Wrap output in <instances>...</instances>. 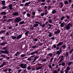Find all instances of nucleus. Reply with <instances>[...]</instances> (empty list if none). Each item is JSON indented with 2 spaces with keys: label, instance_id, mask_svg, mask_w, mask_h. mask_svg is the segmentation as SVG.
Listing matches in <instances>:
<instances>
[{
  "label": "nucleus",
  "instance_id": "obj_1",
  "mask_svg": "<svg viewBox=\"0 0 73 73\" xmlns=\"http://www.w3.org/2000/svg\"><path fill=\"white\" fill-rule=\"evenodd\" d=\"M21 21V19L20 18V17H17L15 18V19L14 21V23H19V22H20Z\"/></svg>",
  "mask_w": 73,
  "mask_h": 73
},
{
  "label": "nucleus",
  "instance_id": "obj_2",
  "mask_svg": "<svg viewBox=\"0 0 73 73\" xmlns=\"http://www.w3.org/2000/svg\"><path fill=\"white\" fill-rule=\"evenodd\" d=\"M63 42H59L58 44H56V49L57 50H59L60 49V48H59V47H60V46H61V45H62L63 44Z\"/></svg>",
  "mask_w": 73,
  "mask_h": 73
},
{
  "label": "nucleus",
  "instance_id": "obj_3",
  "mask_svg": "<svg viewBox=\"0 0 73 73\" xmlns=\"http://www.w3.org/2000/svg\"><path fill=\"white\" fill-rule=\"evenodd\" d=\"M70 27H72V25L70 23H69L67 24V26H66L65 28L67 30H69V29H70Z\"/></svg>",
  "mask_w": 73,
  "mask_h": 73
},
{
  "label": "nucleus",
  "instance_id": "obj_4",
  "mask_svg": "<svg viewBox=\"0 0 73 73\" xmlns=\"http://www.w3.org/2000/svg\"><path fill=\"white\" fill-rule=\"evenodd\" d=\"M7 48L8 47L7 46L3 48V50H6L7 53H5V54H8L9 53V51H8V49H7Z\"/></svg>",
  "mask_w": 73,
  "mask_h": 73
},
{
  "label": "nucleus",
  "instance_id": "obj_5",
  "mask_svg": "<svg viewBox=\"0 0 73 73\" xmlns=\"http://www.w3.org/2000/svg\"><path fill=\"white\" fill-rule=\"evenodd\" d=\"M20 66L22 68H26V64L24 65L23 63L21 64H20Z\"/></svg>",
  "mask_w": 73,
  "mask_h": 73
},
{
  "label": "nucleus",
  "instance_id": "obj_6",
  "mask_svg": "<svg viewBox=\"0 0 73 73\" xmlns=\"http://www.w3.org/2000/svg\"><path fill=\"white\" fill-rule=\"evenodd\" d=\"M7 50H1L0 52V54H5V53H7Z\"/></svg>",
  "mask_w": 73,
  "mask_h": 73
},
{
  "label": "nucleus",
  "instance_id": "obj_7",
  "mask_svg": "<svg viewBox=\"0 0 73 73\" xmlns=\"http://www.w3.org/2000/svg\"><path fill=\"white\" fill-rule=\"evenodd\" d=\"M12 15L15 16H18L19 15V13L18 12H14L12 14Z\"/></svg>",
  "mask_w": 73,
  "mask_h": 73
},
{
  "label": "nucleus",
  "instance_id": "obj_8",
  "mask_svg": "<svg viewBox=\"0 0 73 73\" xmlns=\"http://www.w3.org/2000/svg\"><path fill=\"white\" fill-rule=\"evenodd\" d=\"M34 60H33V61L32 62L33 63L34 62H35V61H36V60H37V58H38V57L36 56L35 57H34Z\"/></svg>",
  "mask_w": 73,
  "mask_h": 73
},
{
  "label": "nucleus",
  "instance_id": "obj_9",
  "mask_svg": "<svg viewBox=\"0 0 73 73\" xmlns=\"http://www.w3.org/2000/svg\"><path fill=\"white\" fill-rule=\"evenodd\" d=\"M22 36H23V34H21L19 35L18 36H17V40H19V38H20L22 37Z\"/></svg>",
  "mask_w": 73,
  "mask_h": 73
},
{
  "label": "nucleus",
  "instance_id": "obj_10",
  "mask_svg": "<svg viewBox=\"0 0 73 73\" xmlns=\"http://www.w3.org/2000/svg\"><path fill=\"white\" fill-rule=\"evenodd\" d=\"M31 3V2H27L24 5L25 7H27L28 5H29Z\"/></svg>",
  "mask_w": 73,
  "mask_h": 73
},
{
  "label": "nucleus",
  "instance_id": "obj_11",
  "mask_svg": "<svg viewBox=\"0 0 73 73\" xmlns=\"http://www.w3.org/2000/svg\"><path fill=\"white\" fill-rule=\"evenodd\" d=\"M9 72H6L5 73H12V70L11 69V68H9L8 69Z\"/></svg>",
  "mask_w": 73,
  "mask_h": 73
},
{
  "label": "nucleus",
  "instance_id": "obj_12",
  "mask_svg": "<svg viewBox=\"0 0 73 73\" xmlns=\"http://www.w3.org/2000/svg\"><path fill=\"white\" fill-rule=\"evenodd\" d=\"M7 41H5L4 42L0 43V45H5V44H7Z\"/></svg>",
  "mask_w": 73,
  "mask_h": 73
},
{
  "label": "nucleus",
  "instance_id": "obj_13",
  "mask_svg": "<svg viewBox=\"0 0 73 73\" xmlns=\"http://www.w3.org/2000/svg\"><path fill=\"white\" fill-rule=\"evenodd\" d=\"M5 30H1V31H0V35H1V34H4V33L5 32Z\"/></svg>",
  "mask_w": 73,
  "mask_h": 73
},
{
  "label": "nucleus",
  "instance_id": "obj_14",
  "mask_svg": "<svg viewBox=\"0 0 73 73\" xmlns=\"http://www.w3.org/2000/svg\"><path fill=\"white\" fill-rule=\"evenodd\" d=\"M38 45L39 46H42V43H43L42 42H41V41H40V42H38Z\"/></svg>",
  "mask_w": 73,
  "mask_h": 73
},
{
  "label": "nucleus",
  "instance_id": "obj_15",
  "mask_svg": "<svg viewBox=\"0 0 73 73\" xmlns=\"http://www.w3.org/2000/svg\"><path fill=\"white\" fill-rule=\"evenodd\" d=\"M1 15H7V12L5 11H3L1 12Z\"/></svg>",
  "mask_w": 73,
  "mask_h": 73
},
{
  "label": "nucleus",
  "instance_id": "obj_16",
  "mask_svg": "<svg viewBox=\"0 0 73 73\" xmlns=\"http://www.w3.org/2000/svg\"><path fill=\"white\" fill-rule=\"evenodd\" d=\"M24 24V21H23L19 23V25H22Z\"/></svg>",
  "mask_w": 73,
  "mask_h": 73
},
{
  "label": "nucleus",
  "instance_id": "obj_17",
  "mask_svg": "<svg viewBox=\"0 0 73 73\" xmlns=\"http://www.w3.org/2000/svg\"><path fill=\"white\" fill-rule=\"evenodd\" d=\"M11 37L13 40H15V39H16L17 40V36H11Z\"/></svg>",
  "mask_w": 73,
  "mask_h": 73
},
{
  "label": "nucleus",
  "instance_id": "obj_18",
  "mask_svg": "<svg viewBox=\"0 0 73 73\" xmlns=\"http://www.w3.org/2000/svg\"><path fill=\"white\" fill-rule=\"evenodd\" d=\"M53 56V53H49L48 54V56H50V57H52Z\"/></svg>",
  "mask_w": 73,
  "mask_h": 73
},
{
  "label": "nucleus",
  "instance_id": "obj_19",
  "mask_svg": "<svg viewBox=\"0 0 73 73\" xmlns=\"http://www.w3.org/2000/svg\"><path fill=\"white\" fill-rule=\"evenodd\" d=\"M12 5L11 4H10L9 6V9H10V10H11V9H12Z\"/></svg>",
  "mask_w": 73,
  "mask_h": 73
},
{
  "label": "nucleus",
  "instance_id": "obj_20",
  "mask_svg": "<svg viewBox=\"0 0 73 73\" xmlns=\"http://www.w3.org/2000/svg\"><path fill=\"white\" fill-rule=\"evenodd\" d=\"M2 5H5V1H2Z\"/></svg>",
  "mask_w": 73,
  "mask_h": 73
},
{
  "label": "nucleus",
  "instance_id": "obj_21",
  "mask_svg": "<svg viewBox=\"0 0 73 73\" xmlns=\"http://www.w3.org/2000/svg\"><path fill=\"white\" fill-rule=\"evenodd\" d=\"M61 52H60L59 51H57L56 52V54H58V56H59L61 54Z\"/></svg>",
  "mask_w": 73,
  "mask_h": 73
},
{
  "label": "nucleus",
  "instance_id": "obj_22",
  "mask_svg": "<svg viewBox=\"0 0 73 73\" xmlns=\"http://www.w3.org/2000/svg\"><path fill=\"white\" fill-rule=\"evenodd\" d=\"M42 68V66H39L38 67V68H36V70H39V69H41V68Z\"/></svg>",
  "mask_w": 73,
  "mask_h": 73
},
{
  "label": "nucleus",
  "instance_id": "obj_23",
  "mask_svg": "<svg viewBox=\"0 0 73 73\" xmlns=\"http://www.w3.org/2000/svg\"><path fill=\"white\" fill-rule=\"evenodd\" d=\"M59 4L60 5V7H62V8L63 7V5H64V3H62V2H60L59 3Z\"/></svg>",
  "mask_w": 73,
  "mask_h": 73
},
{
  "label": "nucleus",
  "instance_id": "obj_24",
  "mask_svg": "<svg viewBox=\"0 0 73 73\" xmlns=\"http://www.w3.org/2000/svg\"><path fill=\"white\" fill-rule=\"evenodd\" d=\"M64 21L65 23H66V22H67V23H68L69 22V20H68L67 19H64Z\"/></svg>",
  "mask_w": 73,
  "mask_h": 73
},
{
  "label": "nucleus",
  "instance_id": "obj_25",
  "mask_svg": "<svg viewBox=\"0 0 73 73\" xmlns=\"http://www.w3.org/2000/svg\"><path fill=\"white\" fill-rule=\"evenodd\" d=\"M64 24H65V22H63L62 23H61L60 24V27H64Z\"/></svg>",
  "mask_w": 73,
  "mask_h": 73
},
{
  "label": "nucleus",
  "instance_id": "obj_26",
  "mask_svg": "<svg viewBox=\"0 0 73 73\" xmlns=\"http://www.w3.org/2000/svg\"><path fill=\"white\" fill-rule=\"evenodd\" d=\"M66 58H67L68 57V56H69V53L68 52H66Z\"/></svg>",
  "mask_w": 73,
  "mask_h": 73
},
{
  "label": "nucleus",
  "instance_id": "obj_27",
  "mask_svg": "<svg viewBox=\"0 0 73 73\" xmlns=\"http://www.w3.org/2000/svg\"><path fill=\"white\" fill-rule=\"evenodd\" d=\"M52 14H54V13H56V11L55 9H54L52 11Z\"/></svg>",
  "mask_w": 73,
  "mask_h": 73
},
{
  "label": "nucleus",
  "instance_id": "obj_28",
  "mask_svg": "<svg viewBox=\"0 0 73 73\" xmlns=\"http://www.w3.org/2000/svg\"><path fill=\"white\" fill-rule=\"evenodd\" d=\"M34 54H37L38 52V50H35L34 51Z\"/></svg>",
  "mask_w": 73,
  "mask_h": 73
},
{
  "label": "nucleus",
  "instance_id": "obj_29",
  "mask_svg": "<svg viewBox=\"0 0 73 73\" xmlns=\"http://www.w3.org/2000/svg\"><path fill=\"white\" fill-rule=\"evenodd\" d=\"M64 3L65 5H68V1H65V2H64Z\"/></svg>",
  "mask_w": 73,
  "mask_h": 73
},
{
  "label": "nucleus",
  "instance_id": "obj_30",
  "mask_svg": "<svg viewBox=\"0 0 73 73\" xmlns=\"http://www.w3.org/2000/svg\"><path fill=\"white\" fill-rule=\"evenodd\" d=\"M19 52L17 51L15 54H14V56L16 57V56H17L19 55Z\"/></svg>",
  "mask_w": 73,
  "mask_h": 73
},
{
  "label": "nucleus",
  "instance_id": "obj_31",
  "mask_svg": "<svg viewBox=\"0 0 73 73\" xmlns=\"http://www.w3.org/2000/svg\"><path fill=\"white\" fill-rule=\"evenodd\" d=\"M34 27H37L38 26V24H35L33 25Z\"/></svg>",
  "mask_w": 73,
  "mask_h": 73
},
{
  "label": "nucleus",
  "instance_id": "obj_32",
  "mask_svg": "<svg viewBox=\"0 0 73 73\" xmlns=\"http://www.w3.org/2000/svg\"><path fill=\"white\" fill-rule=\"evenodd\" d=\"M7 62H3V64H2L3 66H4V65H7Z\"/></svg>",
  "mask_w": 73,
  "mask_h": 73
},
{
  "label": "nucleus",
  "instance_id": "obj_33",
  "mask_svg": "<svg viewBox=\"0 0 73 73\" xmlns=\"http://www.w3.org/2000/svg\"><path fill=\"white\" fill-rule=\"evenodd\" d=\"M29 31H27L25 33V35L26 36H27V35H28V33H29Z\"/></svg>",
  "mask_w": 73,
  "mask_h": 73
},
{
  "label": "nucleus",
  "instance_id": "obj_34",
  "mask_svg": "<svg viewBox=\"0 0 73 73\" xmlns=\"http://www.w3.org/2000/svg\"><path fill=\"white\" fill-rule=\"evenodd\" d=\"M52 47L54 49H55V48H56V47H57V45H56L55 44L52 45Z\"/></svg>",
  "mask_w": 73,
  "mask_h": 73
},
{
  "label": "nucleus",
  "instance_id": "obj_35",
  "mask_svg": "<svg viewBox=\"0 0 73 73\" xmlns=\"http://www.w3.org/2000/svg\"><path fill=\"white\" fill-rule=\"evenodd\" d=\"M52 36H53V35L52 34V33H49V35L48 34V36L50 37H52Z\"/></svg>",
  "mask_w": 73,
  "mask_h": 73
},
{
  "label": "nucleus",
  "instance_id": "obj_36",
  "mask_svg": "<svg viewBox=\"0 0 73 73\" xmlns=\"http://www.w3.org/2000/svg\"><path fill=\"white\" fill-rule=\"evenodd\" d=\"M7 6H5V5H4L2 7V9H6L7 8Z\"/></svg>",
  "mask_w": 73,
  "mask_h": 73
},
{
  "label": "nucleus",
  "instance_id": "obj_37",
  "mask_svg": "<svg viewBox=\"0 0 73 73\" xmlns=\"http://www.w3.org/2000/svg\"><path fill=\"white\" fill-rule=\"evenodd\" d=\"M62 49H64V50L65 49V48H66V45H63V46H62Z\"/></svg>",
  "mask_w": 73,
  "mask_h": 73
},
{
  "label": "nucleus",
  "instance_id": "obj_38",
  "mask_svg": "<svg viewBox=\"0 0 73 73\" xmlns=\"http://www.w3.org/2000/svg\"><path fill=\"white\" fill-rule=\"evenodd\" d=\"M4 34L5 35V36H8L9 35V33L7 32L5 34V33H4Z\"/></svg>",
  "mask_w": 73,
  "mask_h": 73
},
{
  "label": "nucleus",
  "instance_id": "obj_39",
  "mask_svg": "<svg viewBox=\"0 0 73 73\" xmlns=\"http://www.w3.org/2000/svg\"><path fill=\"white\" fill-rule=\"evenodd\" d=\"M12 20H13V19H9L7 21V23H8V22H9L10 21H12Z\"/></svg>",
  "mask_w": 73,
  "mask_h": 73
},
{
  "label": "nucleus",
  "instance_id": "obj_40",
  "mask_svg": "<svg viewBox=\"0 0 73 73\" xmlns=\"http://www.w3.org/2000/svg\"><path fill=\"white\" fill-rule=\"evenodd\" d=\"M48 23H52V20L51 19H49L48 20Z\"/></svg>",
  "mask_w": 73,
  "mask_h": 73
},
{
  "label": "nucleus",
  "instance_id": "obj_41",
  "mask_svg": "<svg viewBox=\"0 0 73 73\" xmlns=\"http://www.w3.org/2000/svg\"><path fill=\"white\" fill-rule=\"evenodd\" d=\"M65 19V17L63 16L62 17H61L60 19L61 21H62L63 19Z\"/></svg>",
  "mask_w": 73,
  "mask_h": 73
},
{
  "label": "nucleus",
  "instance_id": "obj_42",
  "mask_svg": "<svg viewBox=\"0 0 73 73\" xmlns=\"http://www.w3.org/2000/svg\"><path fill=\"white\" fill-rule=\"evenodd\" d=\"M73 64L72 62H69L68 65H71V64Z\"/></svg>",
  "mask_w": 73,
  "mask_h": 73
},
{
  "label": "nucleus",
  "instance_id": "obj_43",
  "mask_svg": "<svg viewBox=\"0 0 73 73\" xmlns=\"http://www.w3.org/2000/svg\"><path fill=\"white\" fill-rule=\"evenodd\" d=\"M46 61V59H43L42 60V61L41 62H45Z\"/></svg>",
  "mask_w": 73,
  "mask_h": 73
},
{
  "label": "nucleus",
  "instance_id": "obj_44",
  "mask_svg": "<svg viewBox=\"0 0 73 73\" xmlns=\"http://www.w3.org/2000/svg\"><path fill=\"white\" fill-rule=\"evenodd\" d=\"M70 70V67H69V66H68L66 68V70H67V71H69Z\"/></svg>",
  "mask_w": 73,
  "mask_h": 73
},
{
  "label": "nucleus",
  "instance_id": "obj_45",
  "mask_svg": "<svg viewBox=\"0 0 73 73\" xmlns=\"http://www.w3.org/2000/svg\"><path fill=\"white\" fill-rule=\"evenodd\" d=\"M8 70V69H6L5 70H3V72H7Z\"/></svg>",
  "mask_w": 73,
  "mask_h": 73
},
{
  "label": "nucleus",
  "instance_id": "obj_46",
  "mask_svg": "<svg viewBox=\"0 0 73 73\" xmlns=\"http://www.w3.org/2000/svg\"><path fill=\"white\" fill-rule=\"evenodd\" d=\"M64 60V59L61 58L59 62V63H60L62 61V60Z\"/></svg>",
  "mask_w": 73,
  "mask_h": 73
},
{
  "label": "nucleus",
  "instance_id": "obj_47",
  "mask_svg": "<svg viewBox=\"0 0 73 73\" xmlns=\"http://www.w3.org/2000/svg\"><path fill=\"white\" fill-rule=\"evenodd\" d=\"M25 54H22L21 55V57H25Z\"/></svg>",
  "mask_w": 73,
  "mask_h": 73
},
{
  "label": "nucleus",
  "instance_id": "obj_48",
  "mask_svg": "<svg viewBox=\"0 0 73 73\" xmlns=\"http://www.w3.org/2000/svg\"><path fill=\"white\" fill-rule=\"evenodd\" d=\"M27 17H30V16H31L30 15V14H29V13H27Z\"/></svg>",
  "mask_w": 73,
  "mask_h": 73
},
{
  "label": "nucleus",
  "instance_id": "obj_49",
  "mask_svg": "<svg viewBox=\"0 0 73 73\" xmlns=\"http://www.w3.org/2000/svg\"><path fill=\"white\" fill-rule=\"evenodd\" d=\"M37 46H36V45H35V46H32V48H37Z\"/></svg>",
  "mask_w": 73,
  "mask_h": 73
},
{
  "label": "nucleus",
  "instance_id": "obj_50",
  "mask_svg": "<svg viewBox=\"0 0 73 73\" xmlns=\"http://www.w3.org/2000/svg\"><path fill=\"white\" fill-rule=\"evenodd\" d=\"M40 16H44V13H42L40 14Z\"/></svg>",
  "mask_w": 73,
  "mask_h": 73
},
{
  "label": "nucleus",
  "instance_id": "obj_51",
  "mask_svg": "<svg viewBox=\"0 0 73 73\" xmlns=\"http://www.w3.org/2000/svg\"><path fill=\"white\" fill-rule=\"evenodd\" d=\"M66 17L67 18V19H70V16H66Z\"/></svg>",
  "mask_w": 73,
  "mask_h": 73
},
{
  "label": "nucleus",
  "instance_id": "obj_52",
  "mask_svg": "<svg viewBox=\"0 0 73 73\" xmlns=\"http://www.w3.org/2000/svg\"><path fill=\"white\" fill-rule=\"evenodd\" d=\"M27 69L28 70H31V67L29 66H28V67H27Z\"/></svg>",
  "mask_w": 73,
  "mask_h": 73
},
{
  "label": "nucleus",
  "instance_id": "obj_53",
  "mask_svg": "<svg viewBox=\"0 0 73 73\" xmlns=\"http://www.w3.org/2000/svg\"><path fill=\"white\" fill-rule=\"evenodd\" d=\"M62 66H65V63H64V62H63L62 63Z\"/></svg>",
  "mask_w": 73,
  "mask_h": 73
},
{
  "label": "nucleus",
  "instance_id": "obj_54",
  "mask_svg": "<svg viewBox=\"0 0 73 73\" xmlns=\"http://www.w3.org/2000/svg\"><path fill=\"white\" fill-rule=\"evenodd\" d=\"M46 2L47 3H49L50 2V0H47Z\"/></svg>",
  "mask_w": 73,
  "mask_h": 73
},
{
  "label": "nucleus",
  "instance_id": "obj_55",
  "mask_svg": "<svg viewBox=\"0 0 73 73\" xmlns=\"http://www.w3.org/2000/svg\"><path fill=\"white\" fill-rule=\"evenodd\" d=\"M57 33H58V34H59L60 32V31L59 30H58L57 31Z\"/></svg>",
  "mask_w": 73,
  "mask_h": 73
},
{
  "label": "nucleus",
  "instance_id": "obj_56",
  "mask_svg": "<svg viewBox=\"0 0 73 73\" xmlns=\"http://www.w3.org/2000/svg\"><path fill=\"white\" fill-rule=\"evenodd\" d=\"M6 17H7V16L6 15H4L3 17V18L4 19H6Z\"/></svg>",
  "mask_w": 73,
  "mask_h": 73
},
{
  "label": "nucleus",
  "instance_id": "obj_57",
  "mask_svg": "<svg viewBox=\"0 0 73 73\" xmlns=\"http://www.w3.org/2000/svg\"><path fill=\"white\" fill-rule=\"evenodd\" d=\"M22 3H25V2L26 0H22Z\"/></svg>",
  "mask_w": 73,
  "mask_h": 73
},
{
  "label": "nucleus",
  "instance_id": "obj_58",
  "mask_svg": "<svg viewBox=\"0 0 73 73\" xmlns=\"http://www.w3.org/2000/svg\"><path fill=\"white\" fill-rule=\"evenodd\" d=\"M47 49L48 50H51V48H50V47H48Z\"/></svg>",
  "mask_w": 73,
  "mask_h": 73
},
{
  "label": "nucleus",
  "instance_id": "obj_59",
  "mask_svg": "<svg viewBox=\"0 0 73 73\" xmlns=\"http://www.w3.org/2000/svg\"><path fill=\"white\" fill-rule=\"evenodd\" d=\"M49 68L50 69H52V65H50L49 66Z\"/></svg>",
  "mask_w": 73,
  "mask_h": 73
},
{
  "label": "nucleus",
  "instance_id": "obj_60",
  "mask_svg": "<svg viewBox=\"0 0 73 73\" xmlns=\"http://www.w3.org/2000/svg\"><path fill=\"white\" fill-rule=\"evenodd\" d=\"M1 56H2L3 58H5V55H1Z\"/></svg>",
  "mask_w": 73,
  "mask_h": 73
},
{
  "label": "nucleus",
  "instance_id": "obj_61",
  "mask_svg": "<svg viewBox=\"0 0 73 73\" xmlns=\"http://www.w3.org/2000/svg\"><path fill=\"white\" fill-rule=\"evenodd\" d=\"M53 58H52L50 60V62H52V61H53Z\"/></svg>",
  "mask_w": 73,
  "mask_h": 73
},
{
  "label": "nucleus",
  "instance_id": "obj_62",
  "mask_svg": "<svg viewBox=\"0 0 73 73\" xmlns=\"http://www.w3.org/2000/svg\"><path fill=\"white\" fill-rule=\"evenodd\" d=\"M45 24L44 23L42 25V28H44V27H45Z\"/></svg>",
  "mask_w": 73,
  "mask_h": 73
},
{
  "label": "nucleus",
  "instance_id": "obj_63",
  "mask_svg": "<svg viewBox=\"0 0 73 73\" xmlns=\"http://www.w3.org/2000/svg\"><path fill=\"white\" fill-rule=\"evenodd\" d=\"M48 8V6H45L44 7V9H47V8Z\"/></svg>",
  "mask_w": 73,
  "mask_h": 73
},
{
  "label": "nucleus",
  "instance_id": "obj_64",
  "mask_svg": "<svg viewBox=\"0 0 73 73\" xmlns=\"http://www.w3.org/2000/svg\"><path fill=\"white\" fill-rule=\"evenodd\" d=\"M54 73H57V71L56 70H54Z\"/></svg>",
  "mask_w": 73,
  "mask_h": 73
}]
</instances>
